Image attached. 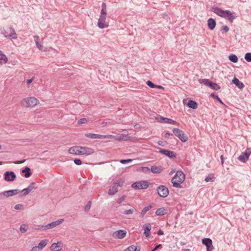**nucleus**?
<instances>
[{
    "label": "nucleus",
    "instance_id": "obj_1",
    "mask_svg": "<svg viewBox=\"0 0 251 251\" xmlns=\"http://www.w3.org/2000/svg\"><path fill=\"white\" fill-rule=\"evenodd\" d=\"M185 178L184 173L181 171H177L171 180L173 186L176 188H181V184L184 181Z\"/></svg>",
    "mask_w": 251,
    "mask_h": 251
},
{
    "label": "nucleus",
    "instance_id": "obj_2",
    "mask_svg": "<svg viewBox=\"0 0 251 251\" xmlns=\"http://www.w3.org/2000/svg\"><path fill=\"white\" fill-rule=\"evenodd\" d=\"M124 182L125 180L123 178L113 180V182L109 189L108 195L111 196L115 195L118 192V187L123 186Z\"/></svg>",
    "mask_w": 251,
    "mask_h": 251
},
{
    "label": "nucleus",
    "instance_id": "obj_3",
    "mask_svg": "<svg viewBox=\"0 0 251 251\" xmlns=\"http://www.w3.org/2000/svg\"><path fill=\"white\" fill-rule=\"evenodd\" d=\"M1 32L6 38L12 39H16L17 38V35L12 26L3 28L1 30Z\"/></svg>",
    "mask_w": 251,
    "mask_h": 251
},
{
    "label": "nucleus",
    "instance_id": "obj_4",
    "mask_svg": "<svg viewBox=\"0 0 251 251\" xmlns=\"http://www.w3.org/2000/svg\"><path fill=\"white\" fill-rule=\"evenodd\" d=\"M149 182L147 180L136 181L131 185V187L135 190L146 189L149 187Z\"/></svg>",
    "mask_w": 251,
    "mask_h": 251
},
{
    "label": "nucleus",
    "instance_id": "obj_5",
    "mask_svg": "<svg viewBox=\"0 0 251 251\" xmlns=\"http://www.w3.org/2000/svg\"><path fill=\"white\" fill-rule=\"evenodd\" d=\"M173 133L177 136L182 142H186L188 140V137L184 133V131L177 128L173 129Z\"/></svg>",
    "mask_w": 251,
    "mask_h": 251
},
{
    "label": "nucleus",
    "instance_id": "obj_6",
    "mask_svg": "<svg viewBox=\"0 0 251 251\" xmlns=\"http://www.w3.org/2000/svg\"><path fill=\"white\" fill-rule=\"evenodd\" d=\"M20 192L19 189H13L5 191L0 193V199H3L18 194Z\"/></svg>",
    "mask_w": 251,
    "mask_h": 251
},
{
    "label": "nucleus",
    "instance_id": "obj_7",
    "mask_svg": "<svg viewBox=\"0 0 251 251\" xmlns=\"http://www.w3.org/2000/svg\"><path fill=\"white\" fill-rule=\"evenodd\" d=\"M157 194L161 198H166L169 194V190L164 185H160L156 189Z\"/></svg>",
    "mask_w": 251,
    "mask_h": 251
},
{
    "label": "nucleus",
    "instance_id": "obj_8",
    "mask_svg": "<svg viewBox=\"0 0 251 251\" xmlns=\"http://www.w3.org/2000/svg\"><path fill=\"white\" fill-rule=\"evenodd\" d=\"M64 221V219H59L57 221H54V222H51L50 223H49L46 225H45V226H41V228L42 229V230H46V229H51L58 225H59L60 224H61Z\"/></svg>",
    "mask_w": 251,
    "mask_h": 251
},
{
    "label": "nucleus",
    "instance_id": "obj_9",
    "mask_svg": "<svg viewBox=\"0 0 251 251\" xmlns=\"http://www.w3.org/2000/svg\"><path fill=\"white\" fill-rule=\"evenodd\" d=\"M211 11L218 16L224 18H226V15L228 14V12H227V10H223L221 8L216 6L212 7Z\"/></svg>",
    "mask_w": 251,
    "mask_h": 251
},
{
    "label": "nucleus",
    "instance_id": "obj_10",
    "mask_svg": "<svg viewBox=\"0 0 251 251\" xmlns=\"http://www.w3.org/2000/svg\"><path fill=\"white\" fill-rule=\"evenodd\" d=\"M16 176L13 171H6L4 174V179L6 181L11 182L14 180Z\"/></svg>",
    "mask_w": 251,
    "mask_h": 251
},
{
    "label": "nucleus",
    "instance_id": "obj_11",
    "mask_svg": "<svg viewBox=\"0 0 251 251\" xmlns=\"http://www.w3.org/2000/svg\"><path fill=\"white\" fill-rule=\"evenodd\" d=\"M202 243L206 247L207 251H212L214 249L212 241L209 238H204L202 239Z\"/></svg>",
    "mask_w": 251,
    "mask_h": 251
},
{
    "label": "nucleus",
    "instance_id": "obj_12",
    "mask_svg": "<svg viewBox=\"0 0 251 251\" xmlns=\"http://www.w3.org/2000/svg\"><path fill=\"white\" fill-rule=\"evenodd\" d=\"M106 15L100 14L98 22V26L100 28H104L108 26L105 22Z\"/></svg>",
    "mask_w": 251,
    "mask_h": 251
},
{
    "label": "nucleus",
    "instance_id": "obj_13",
    "mask_svg": "<svg viewBox=\"0 0 251 251\" xmlns=\"http://www.w3.org/2000/svg\"><path fill=\"white\" fill-rule=\"evenodd\" d=\"M158 150L159 152L165 154L170 158L174 159L176 157V154L173 151H169L161 148H159Z\"/></svg>",
    "mask_w": 251,
    "mask_h": 251
},
{
    "label": "nucleus",
    "instance_id": "obj_14",
    "mask_svg": "<svg viewBox=\"0 0 251 251\" xmlns=\"http://www.w3.org/2000/svg\"><path fill=\"white\" fill-rule=\"evenodd\" d=\"M27 107H33L39 103V100L34 97H29L25 99Z\"/></svg>",
    "mask_w": 251,
    "mask_h": 251
},
{
    "label": "nucleus",
    "instance_id": "obj_15",
    "mask_svg": "<svg viewBox=\"0 0 251 251\" xmlns=\"http://www.w3.org/2000/svg\"><path fill=\"white\" fill-rule=\"evenodd\" d=\"M126 234V231L124 229H120L114 232L113 236L117 239H123Z\"/></svg>",
    "mask_w": 251,
    "mask_h": 251
},
{
    "label": "nucleus",
    "instance_id": "obj_16",
    "mask_svg": "<svg viewBox=\"0 0 251 251\" xmlns=\"http://www.w3.org/2000/svg\"><path fill=\"white\" fill-rule=\"evenodd\" d=\"M79 151L80 155H90L94 152V151L92 149L81 146H80Z\"/></svg>",
    "mask_w": 251,
    "mask_h": 251
},
{
    "label": "nucleus",
    "instance_id": "obj_17",
    "mask_svg": "<svg viewBox=\"0 0 251 251\" xmlns=\"http://www.w3.org/2000/svg\"><path fill=\"white\" fill-rule=\"evenodd\" d=\"M250 154L251 152L246 150L244 152L241 153L237 159L243 163H246L249 160Z\"/></svg>",
    "mask_w": 251,
    "mask_h": 251
},
{
    "label": "nucleus",
    "instance_id": "obj_18",
    "mask_svg": "<svg viewBox=\"0 0 251 251\" xmlns=\"http://www.w3.org/2000/svg\"><path fill=\"white\" fill-rule=\"evenodd\" d=\"M35 185V183L34 182H31L27 188L21 191L22 193V196H26L28 194L34 189Z\"/></svg>",
    "mask_w": 251,
    "mask_h": 251
},
{
    "label": "nucleus",
    "instance_id": "obj_19",
    "mask_svg": "<svg viewBox=\"0 0 251 251\" xmlns=\"http://www.w3.org/2000/svg\"><path fill=\"white\" fill-rule=\"evenodd\" d=\"M158 122H159L160 123H164L170 124H173V125H176V124H177V123L176 121H175L172 119H169L168 118H165L163 117H160L159 119L158 120Z\"/></svg>",
    "mask_w": 251,
    "mask_h": 251
},
{
    "label": "nucleus",
    "instance_id": "obj_20",
    "mask_svg": "<svg viewBox=\"0 0 251 251\" xmlns=\"http://www.w3.org/2000/svg\"><path fill=\"white\" fill-rule=\"evenodd\" d=\"M144 234L147 238H149L151 236V226L150 224H146L144 226Z\"/></svg>",
    "mask_w": 251,
    "mask_h": 251
},
{
    "label": "nucleus",
    "instance_id": "obj_21",
    "mask_svg": "<svg viewBox=\"0 0 251 251\" xmlns=\"http://www.w3.org/2000/svg\"><path fill=\"white\" fill-rule=\"evenodd\" d=\"M85 136L91 139H102L105 138L107 137L106 136H104L102 135L97 134L95 133H86L85 134Z\"/></svg>",
    "mask_w": 251,
    "mask_h": 251
},
{
    "label": "nucleus",
    "instance_id": "obj_22",
    "mask_svg": "<svg viewBox=\"0 0 251 251\" xmlns=\"http://www.w3.org/2000/svg\"><path fill=\"white\" fill-rule=\"evenodd\" d=\"M79 149L80 146L73 147L69 149L68 152L70 154L74 155H80Z\"/></svg>",
    "mask_w": 251,
    "mask_h": 251
},
{
    "label": "nucleus",
    "instance_id": "obj_23",
    "mask_svg": "<svg viewBox=\"0 0 251 251\" xmlns=\"http://www.w3.org/2000/svg\"><path fill=\"white\" fill-rule=\"evenodd\" d=\"M216 25V21L212 18H210L208 19L207 20V26L209 29L210 30H213Z\"/></svg>",
    "mask_w": 251,
    "mask_h": 251
},
{
    "label": "nucleus",
    "instance_id": "obj_24",
    "mask_svg": "<svg viewBox=\"0 0 251 251\" xmlns=\"http://www.w3.org/2000/svg\"><path fill=\"white\" fill-rule=\"evenodd\" d=\"M227 12L228 14H226V18L228 19V20L230 22L232 23L233 20L236 18V16L235 15V13L232 12L229 10H227Z\"/></svg>",
    "mask_w": 251,
    "mask_h": 251
},
{
    "label": "nucleus",
    "instance_id": "obj_25",
    "mask_svg": "<svg viewBox=\"0 0 251 251\" xmlns=\"http://www.w3.org/2000/svg\"><path fill=\"white\" fill-rule=\"evenodd\" d=\"M186 105L193 109H196L198 108V103L193 100H189Z\"/></svg>",
    "mask_w": 251,
    "mask_h": 251
},
{
    "label": "nucleus",
    "instance_id": "obj_26",
    "mask_svg": "<svg viewBox=\"0 0 251 251\" xmlns=\"http://www.w3.org/2000/svg\"><path fill=\"white\" fill-rule=\"evenodd\" d=\"M153 207L152 205L151 204H149L147 206L145 207L141 211L140 217L141 218H143L145 216V215L146 214V213L149 211L150 209L152 208Z\"/></svg>",
    "mask_w": 251,
    "mask_h": 251
},
{
    "label": "nucleus",
    "instance_id": "obj_27",
    "mask_svg": "<svg viewBox=\"0 0 251 251\" xmlns=\"http://www.w3.org/2000/svg\"><path fill=\"white\" fill-rule=\"evenodd\" d=\"M232 81L236 86H237L240 89L243 88L245 86L243 83L239 81V80L235 77L233 78Z\"/></svg>",
    "mask_w": 251,
    "mask_h": 251
},
{
    "label": "nucleus",
    "instance_id": "obj_28",
    "mask_svg": "<svg viewBox=\"0 0 251 251\" xmlns=\"http://www.w3.org/2000/svg\"><path fill=\"white\" fill-rule=\"evenodd\" d=\"M167 213V209L165 207H161L157 209L155 214L157 216H163Z\"/></svg>",
    "mask_w": 251,
    "mask_h": 251
},
{
    "label": "nucleus",
    "instance_id": "obj_29",
    "mask_svg": "<svg viewBox=\"0 0 251 251\" xmlns=\"http://www.w3.org/2000/svg\"><path fill=\"white\" fill-rule=\"evenodd\" d=\"M151 171L154 174H160L163 171V169L161 167L151 166Z\"/></svg>",
    "mask_w": 251,
    "mask_h": 251
},
{
    "label": "nucleus",
    "instance_id": "obj_30",
    "mask_svg": "<svg viewBox=\"0 0 251 251\" xmlns=\"http://www.w3.org/2000/svg\"><path fill=\"white\" fill-rule=\"evenodd\" d=\"M22 172L25 174V178L29 177L32 175L30 168L27 167L23 169Z\"/></svg>",
    "mask_w": 251,
    "mask_h": 251
},
{
    "label": "nucleus",
    "instance_id": "obj_31",
    "mask_svg": "<svg viewBox=\"0 0 251 251\" xmlns=\"http://www.w3.org/2000/svg\"><path fill=\"white\" fill-rule=\"evenodd\" d=\"M49 240L48 239L42 240L39 242L38 246H36L37 248L40 251L42 250L47 244Z\"/></svg>",
    "mask_w": 251,
    "mask_h": 251
},
{
    "label": "nucleus",
    "instance_id": "obj_32",
    "mask_svg": "<svg viewBox=\"0 0 251 251\" xmlns=\"http://www.w3.org/2000/svg\"><path fill=\"white\" fill-rule=\"evenodd\" d=\"M50 250L51 251H60L62 250V247L58 245V243H54L50 246Z\"/></svg>",
    "mask_w": 251,
    "mask_h": 251
},
{
    "label": "nucleus",
    "instance_id": "obj_33",
    "mask_svg": "<svg viewBox=\"0 0 251 251\" xmlns=\"http://www.w3.org/2000/svg\"><path fill=\"white\" fill-rule=\"evenodd\" d=\"M124 251H140V247L131 245L127 247Z\"/></svg>",
    "mask_w": 251,
    "mask_h": 251
},
{
    "label": "nucleus",
    "instance_id": "obj_34",
    "mask_svg": "<svg viewBox=\"0 0 251 251\" xmlns=\"http://www.w3.org/2000/svg\"><path fill=\"white\" fill-rule=\"evenodd\" d=\"M199 82L200 83L203 84L204 85L206 86L210 87L212 81L208 79H199Z\"/></svg>",
    "mask_w": 251,
    "mask_h": 251
},
{
    "label": "nucleus",
    "instance_id": "obj_35",
    "mask_svg": "<svg viewBox=\"0 0 251 251\" xmlns=\"http://www.w3.org/2000/svg\"><path fill=\"white\" fill-rule=\"evenodd\" d=\"M28 228V225L26 224H22L20 227V231L21 233H24L27 231Z\"/></svg>",
    "mask_w": 251,
    "mask_h": 251
},
{
    "label": "nucleus",
    "instance_id": "obj_36",
    "mask_svg": "<svg viewBox=\"0 0 251 251\" xmlns=\"http://www.w3.org/2000/svg\"><path fill=\"white\" fill-rule=\"evenodd\" d=\"M2 61H3L4 63H6L7 62V58L0 50V63H1Z\"/></svg>",
    "mask_w": 251,
    "mask_h": 251
},
{
    "label": "nucleus",
    "instance_id": "obj_37",
    "mask_svg": "<svg viewBox=\"0 0 251 251\" xmlns=\"http://www.w3.org/2000/svg\"><path fill=\"white\" fill-rule=\"evenodd\" d=\"M229 60L233 63H237L238 61L237 56L235 54H230L228 56Z\"/></svg>",
    "mask_w": 251,
    "mask_h": 251
},
{
    "label": "nucleus",
    "instance_id": "obj_38",
    "mask_svg": "<svg viewBox=\"0 0 251 251\" xmlns=\"http://www.w3.org/2000/svg\"><path fill=\"white\" fill-rule=\"evenodd\" d=\"M209 87L214 90H218L221 88V87L219 85H218L217 83L213 82L212 81L211 82Z\"/></svg>",
    "mask_w": 251,
    "mask_h": 251
},
{
    "label": "nucleus",
    "instance_id": "obj_39",
    "mask_svg": "<svg viewBox=\"0 0 251 251\" xmlns=\"http://www.w3.org/2000/svg\"><path fill=\"white\" fill-rule=\"evenodd\" d=\"M210 97L212 98L215 99L221 104L225 105V104L222 101V100L220 99V98L218 97V95H216V94H215L214 93H212V94H210Z\"/></svg>",
    "mask_w": 251,
    "mask_h": 251
},
{
    "label": "nucleus",
    "instance_id": "obj_40",
    "mask_svg": "<svg viewBox=\"0 0 251 251\" xmlns=\"http://www.w3.org/2000/svg\"><path fill=\"white\" fill-rule=\"evenodd\" d=\"M135 208L134 207H132L130 209L128 210H125L123 213L124 215H129L132 214L133 213V212L135 211Z\"/></svg>",
    "mask_w": 251,
    "mask_h": 251
},
{
    "label": "nucleus",
    "instance_id": "obj_41",
    "mask_svg": "<svg viewBox=\"0 0 251 251\" xmlns=\"http://www.w3.org/2000/svg\"><path fill=\"white\" fill-rule=\"evenodd\" d=\"M100 14L106 15V4L104 2H102L101 4V10L100 12Z\"/></svg>",
    "mask_w": 251,
    "mask_h": 251
},
{
    "label": "nucleus",
    "instance_id": "obj_42",
    "mask_svg": "<svg viewBox=\"0 0 251 251\" xmlns=\"http://www.w3.org/2000/svg\"><path fill=\"white\" fill-rule=\"evenodd\" d=\"M129 137H127L126 135H124V134H122L121 136L118 137L117 138V140H119V141H122V140L127 141L129 140Z\"/></svg>",
    "mask_w": 251,
    "mask_h": 251
},
{
    "label": "nucleus",
    "instance_id": "obj_43",
    "mask_svg": "<svg viewBox=\"0 0 251 251\" xmlns=\"http://www.w3.org/2000/svg\"><path fill=\"white\" fill-rule=\"evenodd\" d=\"M245 59L247 62H251V53H246L245 55Z\"/></svg>",
    "mask_w": 251,
    "mask_h": 251
},
{
    "label": "nucleus",
    "instance_id": "obj_44",
    "mask_svg": "<svg viewBox=\"0 0 251 251\" xmlns=\"http://www.w3.org/2000/svg\"><path fill=\"white\" fill-rule=\"evenodd\" d=\"M229 27L227 25L222 26L221 27V31L223 33H226L229 31Z\"/></svg>",
    "mask_w": 251,
    "mask_h": 251
},
{
    "label": "nucleus",
    "instance_id": "obj_45",
    "mask_svg": "<svg viewBox=\"0 0 251 251\" xmlns=\"http://www.w3.org/2000/svg\"><path fill=\"white\" fill-rule=\"evenodd\" d=\"M147 85L151 88H155L156 85L154 84L152 81L148 80L146 82Z\"/></svg>",
    "mask_w": 251,
    "mask_h": 251
},
{
    "label": "nucleus",
    "instance_id": "obj_46",
    "mask_svg": "<svg viewBox=\"0 0 251 251\" xmlns=\"http://www.w3.org/2000/svg\"><path fill=\"white\" fill-rule=\"evenodd\" d=\"M88 122V120L86 118H81L77 121V124L79 125H81L83 124L86 123Z\"/></svg>",
    "mask_w": 251,
    "mask_h": 251
},
{
    "label": "nucleus",
    "instance_id": "obj_47",
    "mask_svg": "<svg viewBox=\"0 0 251 251\" xmlns=\"http://www.w3.org/2000/svg\"><path fill=\"white\" fill-rule=\"evenodd\" d=\"M214 179H215V177L213 176H207L205 178V180L206 182H209V181L213 182L214 181Z\"/></svg>",
    "mask_w": 251,
    "mask_h": 251
},
{
    "label": "nucleus",
    "instance_id": "obj_48",
    "mask_svg": "<svg viewBox=\"0 0 251 251\" xmlns=\"http://www.w3.org/2000/svg\"><path fill=\"white\" fill-rule=\"evenodd\" d=\"M126 197V196L123 195L122 197L119 198L117 201L118 204L119 205L120 204L125 200Z\"/></svg>",
    "mask_w": 251,
    "mask_h": 251
},
{
    "label": "nucleus",
    "instance_id": "obj_49",
    "mask_svg": "<svg viewBox=\"0 0 251 251\" xmlns=\"http://www.w3.org/2000/svg\"><path fill=\"white\" fill-rule=\"evenodd\" d=\"M132 161V160L131 159H121V160H120V162L122 164H126V163L131 162Z\"/></svg>",
    "mask_w": 251,
    "mask_h": 251
},
{
    "label": "nucleus",
    "instance_id": "obj_50",
    "mask_svg": "<svg viewBox=\"0 0 251 251\" xmlns=\"http://www.w3.org/2000/svg\"><path fill=\"white\" fill-rule=\"evenodd\" d=\"M74 162L77 165H80L82 164V161L80 159H75L74 160Z\"/></svg>",
    "mask_w": 251,
    "mask_h": 251
},
{
    "label": "nucleus",
    "instance_id": "obj_51",
    "mask_svg": "<svg viewBox=\"0 0 251 251\" xmlns=\"http://www.w3.org/2000/svg\"><path fill=\"white\" fill-rule=\"evenodd\" d=\"M91 205V202L90 201H88L86 205L84 207V209L85 211L88 210L90 209Z\"/></svg>",
    "mask_w": 251,
    "mask_h": 251
},
{
    "label": "nucleus",
    "instance_id": "obj_52",
    "mask_svg": "<svg viewBox=\"0 0 251 251\" xmlns=\"http://www.w3.org/2000/svg\"><path fill=\"white\" fill-rule=\"evenodd\" d=\"M142 171L145 173H148L151 171V169H149L148 167H144L142 168Z\"/></svg>",
    "mask_w": 251,
    "mask_h": 251
},
{
    "label": "nucleus",
    "instance_id": "obj_53",
    "mask_svg": "<svg viewBox=\"0 0 251 251\" xmlns=\"http://www.w3.org/2000/svg\"><path fill=\"white\" fill-rule=\"evenodd\" d=\"M23 207V205L22 204H18L15 205L14 208L16 210H20Z\"/></svg>",
    "mask_w": 251,
    "mask_h": 251
},
{
    "label": "nucleus",
    "instance_id": "obj_54",
    "mask_svg": "<svg viewBox=\"0 0 251 251\" xmlns=\"http://www.w3.org/2000/svg\"><path fill=\"white\" fill-rule=\"evenodd\" d=\"M35 41L36 42V47L40 50H42L43 46L41 45L38 41H37L36 40H35Z\"/></svg>",
    "mask_w": 251,
    "mask_h": 251
},
{
    "label": "nucleus",
    "instance_id": "obj_55",
    "mask_svg": "<svg viewBox=\"0 0 251 251\" xmlns=\"http://www.w3.org/2000/svg\"><path fill=\"white\" fill-rule=\"evenodd\" d=\"M25 159H23V160H20V161H16L14 162V163L15 164H22V163H24L25 162Z\"/></svg>",
    "mask_w": 251,
    "mask_h": 251
},
{
    "label": "nucleus",
    "instance_id": "obj_56",
    "mask_svg": "<svg viewBox=\"0 0 251 251\" xmlns=\"http://www.w3.org/2000/svg\"><path fill=\"white\" fill-rule=\"evenodd\" d=\"M161 246V244L157 245L156 246H155V247L151 251H155Z\"/></svg>",
    "mask_w": 251,
    "mask_h": 251
},
{
    "label": "nucleus",
    "instance_id": "obj_57",
    "mask_svg": "<svg viewBox=\"0 0 251 251\" xmlns=\"http://www.w3.org/2000/svg\"><path fill=\"white\" fill-rule=\"evenodd\" d=\"M30 251H41L39 249H38L37 247V246L33 247Z\"/></svg>",
    "mask_w": 251,
    "mask_h": 251
},
{
    "label": "nucleus",
    "instance_id": "obj_58",
    "mask_svg": "<svg viewBox=\"0 0 251 251\" xmlns=\"http://www.w3.org/2000/svg\"><path fill=\"white\" fill-rule=\"evenodd\" d=\"M171 135V134L169 132H166L164 135V137L165 138H168L169 137V136Z\"/></svg>",
    "mask_w": 251,
    "mask_h": 251
},
{
    "label": "nucleus",
    "instance_id": "obj_59",
    "mask_svg": "<svg viewBox=\"0 0 251 251\" xmlns=\"http://www.w3.org/2000/svg\"><path fill=\"white\" fill-rule=\"evenodd\" d=\"M164 234V232H163V231L160 229L158 230V231L157 232V234L158 235H162Z\"/></svg>",
    "mask_w": 251,
    "mask_h": 251
},
{
    "label": "nucleus",
    "instance_id": "obj_60",
    "mask_svg": "<svg viewBox=\"0 0 251 251\" xmlns=\"http://www.w3.org/2000/svg\"><path fill=\"white\" fill-rule=\"evenodd\" d=\"M155 88H157L159 89H164V88L162 86L158 85H156Z\"/></svg>",
    "mask_w": 251,
    "mask_h": 251
},
{
    "label": "nucleus",
    "instance_id": "obj_61",
    "mask_svg": "<svg viewBox=\"0 0 251 251\" xmlns=\"http://www.w3.org/2000/svg\"><path fill=\"white\" fill-rule=\"evenodd\" d=\"M107 124V122H102L101 123V126H102V127H104Z\"/></svg>",
    "mask_w": 251,
    "mask_h": 251
},
{
    "label": "nucleus",
    "instance_id": "obj_62",
    "mask_svg": "<svg viewBox=\"0 0 251 251\" xmlns=\"http://www.w3.org/2000/svg\"><path fill=\"white\" fill-rule=\"evenodd\" d=\"M33 81V79L31 78V79H28L26 80V82L27 84H30Z\"/></svg>",
    "mask_w": 251,
    "mask_h": 251
},
{
    "label": "nucleus",
    "instance_id": "obj_63",
    "mask_svg": "<svg viewBox=\"0 0 251 251\" xmlns=\"http://www.w3.org/2000/svg\"><path fill=\"white\" fill-rule=\"evenodd\" d=\"M163 143H164V142L161 141H159L158 142V145H160V146H164Z\"/></svg>",
    "mask_w": 251,
    "mask_h": 251
},
{
    "label": "nucleus",
    "instance_id": "obj_64",
    "mask_svg": "<svg viewBox=\"0 0 251 251\" xmlns=\"http://www.w3.org/2000/svg\"><path fill=\"white\" fill-rule=\"evenodd\" d=\"M134 127L135 128H138L140 127V125L139 124H135L134 126Z\"/></svg>",
    "mask_w": 251,
    "mask_h": 251
}]
</instances>
